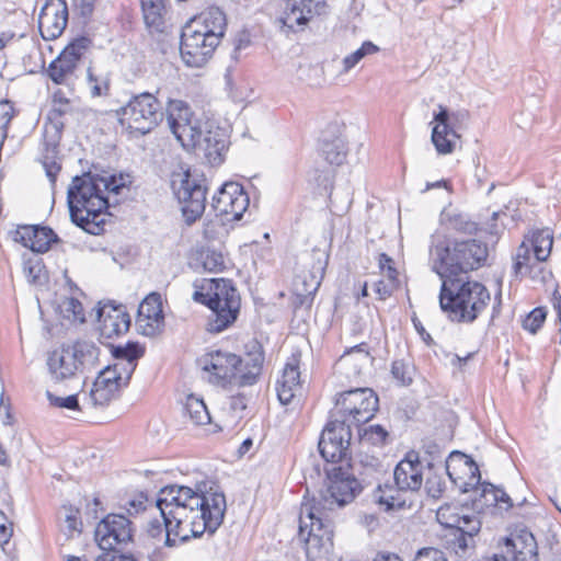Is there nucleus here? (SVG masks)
Here are the masks:
<instances>
[{
    "label": "nucleus",
    "mask_w": 561,
    "mask_h": 561,
    "mask_svg": "<svg viewBox=\"0 0 561 561\" xmlns=\"http://www.w3.org/2000/svg\"><path fill=\"white\" fill-rule=\"evenodd\" d=\"M99 330L102 337L113 339L126 333L130 327V316L125 306L108 300L100 302L96 311Z\"/></svg>",
    "instance_id": "nucleus-24"
},
{
    "label": "nucleus",
    "mask_w": 561,
    "mask_h": 561,
    "mask_svg": "<svg viewBox=\"0 0 561 561\" xmlns=\"http://www.w3.org/2000/svg\"><path fill=\"white\" fill-rule=\"evenodd\" d=\"M77 66L67 57L59 54L48 66L47 76L55 84L71 88L76 80Z\"/></svg>",
    "instance_id": "nucleus-35"
},
{
    "label": "nucleus",
    "mask_w": 561,
    "mask_h": 561,
    "mask_svg": "<svg viewBox=\"0 0 561 561\" xmlns=\"http://www.w3.org/2000/svg\"><path fill=\"white\" fill-rule=\"evenodd\" d=\"M204 32L197 28H191L184 25L181 34L180 53L183 61L188 67L201 68L213 56L215 49L220 44L218 41H211Z\"/></svg>",
    "instance_id": "nucleus-17"
},
{
    "label": "nucleus",
    "mask_w": 561,
    "mask_h": 561,
    "mask_svg": "<svg viewBox=\"0 0 561 561\" xmlns=\"http://www.w3.org/2000/svg\"><path fill=\"white\" fill-rule=\"evenodd\" d=\"M442 221L448 230L465 234H474L478 231V224L469 215L460 211H443Z\"/></svg>",
    "instance_id": "nucleus-38"
},
{
    "label": "nucleus",
    "mask_w": 561,
    "mask_h": 561,
    "mask_svg": "<svg viewBox=\"0 0 561 561\" xmlns=\"http://www.w3.org/2000/svg\"><path fill=\"white\" fill-rule=\"evenodd\" d=\"M184 411L195 425H205L210 422V415L205 402L194 394H190L186 398Z\"/></svg>",
    "instance_id": "nucleus-39"
},
{
    "label": "nucleus",
    "mask_w": 561,
    "mask_h": 561,
    "mask_svg": "<svg viewBox=\"0 0 561 561\" xmlns=\"http://www.w3.org/2000/svg\"><path fill=\"white\" fill-rule=\"evenodd\" d=\"M490 300V291L480 282L460 277L442 279L439 306L451 321L472 323Z\"/></svg>",
    "instance_id": "nucleus-5"
},
{
    "label": "nucleus",
    "mask_w": 561,
    "mask_h": 561,
    "mask_svg": "<svg viewBox=\"0 0 561 561\" xmlns=\"http://www.w3.org/2000/svg\"><path fill=\"white\" fill-rule=\"evenodd\" d=\"M413 561H448L445 553L436 548H423L417 551Z\"/></svg>",
    "instance_id": "nucleus-61"
},
{
    "label": "nucleus",
    "mask_w": 561,
    "mask_h": 561,
    "mask_svg": "<svg viewBox=\"0 0 561 561\" xmlns=\"http://www.w3.org/2000/svg\"><path fill=\"white\" fill-rule=\"evenodd\" d=\"M16 111L14 108L13 102L8 99L0 100V122H1V139H0V149L2 148L5 139L9 135V126L13 117L15 116Z\"/></svg>",
    "instance_id": "nucleus-46"
},
{
    "label": "nucleus",
    "mask_w": 561,
    "mask_h": 561,
    "mask_svg": "<svg viewBox=\"0 0 561 561\" xmlns=\"http://www.w3.org/2000/svg\"><path fill=\"white\" fill-rule=\"evenodd\" d=\"M167 119L172 134L182 146L185 141H192L193 131L203 122L194 117L190 105L182 100H169Z\"/></svg>",
    "instance_id": "nucleus-23"
},
{
    "label": "nucleus",
    "mask_w": 561,
    "mask_h": 561,
    "mask_svg": "<svg viewBox=\"0 0 561 561\" xmlns=\"http://www.w3.org/2000/svg\"><path fill=\"white\" fill-rule=\"evenodd\" d=\"M90 399L93 403V405H106L108 404L113 399L117 398L118 396L112 392V390L100 386L92 387L90 393Z\"/></svg>",
    "instance_id": "nucleus-52"
},
{
    "label": "nucleus",
    "mask_w": 561,
    "mask_h": 561,
    "mask_svg": "<svg viewBox=\"0 0 561 561\" xmlns=\"http://www.w3.org/2000/svg\"><path fill=\"white\" fill-rule=\"evenodd\" d=\"M445 488V480L442 476L432 474L425 481L426 493L433 499H439L443 495Z\"/></svg>",
    "instance_id": "nucleus-54"
},
{
    "label": "nucleus",
    "mask_w": 561,
    "mask_h": 561,
    "mask_svg": "<svg viewBox=\"0 0 561 561\" xmlns=\"http://www.w3.org/2000/svg\"><path fill=\"white\" fill-rule=\"evenodd\" d=\"M192 141H185L184 148H193L203 154L211 167L220 165L228 149V135L226 129L206 119L195 128Z\"/></svg>",
    "instance_id": "nucleus-13"
},
{
    "label": "nucleus",
    "mask_w": 561,
    "mask_h": 561,
    "mask_svg": "<svg viewBox=\"0 0 561 561\" xmlns=\"http://www.w3.org/2000/svg\"><path fill=\"white\" fill-rule=\"evenodd\" d=\"M198 363L209 374L208 380L214 385H225L232 379L239 380L241 356L231 352L215 350L203 355Z\"/></svg>",
    "instance_id": "nucleus-21"
},
{
    "label": "nucleus",
    "mask_w": 561,
    "mask_h": 561,
    "mask_svg": "<svg viewBox=\"0 0 561 561\" xmlns=\"http://www.w3.org/2000/svg\"><path fill=\"white\" fill-rule=\"evenodd\" d=\"M111 353L116 360L138 362L145 354V347L129 341L125 345H111Z\"/></svg>",
    "instance_id": "nucleus-43"
},
{
    "label": "nucleus",
    "mask_w": 561,
    "mask_h": 561,
    "mask_svg": "<svg viewBox=\"0 0 561 561\" xmlns=\"http://www.w3.org/2000/svg\"><path fill=\"white\" fill-rule=\"evenodd\" d=\"M112 366L115 368L116 374L119 375L123 386L126 387L137 367V362L116 360Z\"/></svg>",
    "instance_id": "nucleus-56"
},
{
    "label": "nucleus",
    "mask_w": 561,
    "mask_h": 561,
    "mask_svg": "<svg viewBox=\"0 0 561 561\" xmlns=\"http://www.w3.org/2000/svg\"><path fill=\"white\" fill-rule=\"evenodd\" d=\"M352 423L345 419L335 417L330 412L318 443L319 453L322 458L332 463L350 459V445L352 439Z\"/></svg>",
    "instance_id": "nucleus-14"
},
{
    "label": "nucleus",
    "mask_w": 561,
    "mask_h": 561,
    "mask_svg": "<svg viewBox=\"0 0 561 561\" xmlns=\"http://www.w3.org/2000/svg\"><path fill=\"white\" fill-rule=\"evenodd\" d=\"M305 260L310 262V270L308 271L310 279L308 280L306 275L295 277L291 297V306L295 310L311 307L328 265V254L322 250L313 249L306 254Z\"/></svg>",
    "instance_id": "nucleus-16"
},
{
    "label": "nucleus",
    "mask_w": 561,
    "mask_h": 561,
    "mask_svg": "<svg viewBox=\"0 0 561 561\" xmlns=\"http://www.w3.org/2000/svg\"><path fill=\"white\" fill-rule=\"evenodd\" d=\"M64 128L65 122H57V124H55L46 121L44 124V151L42 163L51 183L56 182L57 174L61 169V165L57 162V156Z\"/></svg>",
    "instance_id": "nucleus-26"
},
{
    "label": "nucleus",
    "mask_w": 561,
    "mask_h": 561,
    "mask_svg": "<svg viewBox=\"0 0 561 561\" xmlns=\"http://www.w3.org/2000/svg\"><path fill=\"white\" fill-rule=\"evenodd\" d=\"M420 455L415 450L407 453L405 457L396 466L393 479L396 485L405 491H419L423 484V472Z\"/></svg>",
    "instance_id": "nucleus-28"
},
{
    "label": "nucleus",
    "mask_w": 561,
    "mask_h": 561,
    "mask_svg": "<svg viewBox=\"0 0 561 561\" xmlns=\"http://www.w3.org/2000/svg\"><path fill=\"white\" fill-rule=\"evenodd\" d=\"M526 241L533 249L536 262H543L549 257L553 245V236L548 228L534 230L531 237Z\"/></svg>",
    "instance_id": "nucleus-37"
},
{
    "label": "nucleus",
    "mask_w": 561,
    "mask_h": 561,
    "mask_svg": "<svg viewBox=\"0 0 561 561\" xmlns=\"http://www.w3.org/2000/svg\"><path fill=\"white\" fill-rule=\"evenodd\" d=\"M139 317L159 323L163 320L161 296L158 293L149 294L140 304L138 310Z\"/></svg>",
    "instance_id": "nucleus-40"
},
{
    "label": "nucleus",
    "mask_w": 561,
    "mask_h": 561,
    "mask_svg": "<svg viewBox=\"0 0 561 561\" xmlns=\"http://www.w3.org/2000/svg\"><path fill=\"white\" fill-rule=\"evenodd\" d=\"M400 280L379 279L374 283V291L379 300H386L399 288Z\"/></svg>",
    "instance_id": "nucleus-51"
},
{
    "label": "nucleus",
    "mask_w": 561,
    "mask_h": 561,
    "mask_svg": "<svg viewBox=\"0 0 561 561\" xmlns=\"http://www.w3.org/2000/svg\"><path fill=\"white\" fill-rule=\"evenodd\" d=\"M65 311L71 313L76 320L84 321V310L82 304L73 297L64 301Z\"/></svg>",
    "instance_id": "nucleus-62"
},
{
    "label": "nucleus",
    "mask_w": 561,
    "mask_h": 561,
    "mask_svg": "<svg viewBox=\"0 0 561 561\" xmlns=\"http://www.w3.org/2000/svg\"><path fill=\"white\" fill-rule=\"evenodd\" d=\"M347 468L354 472L356 479L364 484V489L379 483L385 473L383 465L378 457L368 454H360L352 463L347 462Z\"/></svg>",
    "instance_id": "nucleus-33"
},
{
    "label": "nucleus",
    "mask_w": 561,
    "mask_h": 561,
    "mask_svg": "<svg viewBox=\"0 0 561 561\" xmlns=\"http://www.w3.org/2000/svg\"><path fill=\"white\" fill-rule=\"evenodd\" d=\"M299 356L293 355L286 363L280 381L284 385H293L294 387H301L300 371H299Z\"/></svg>",
    "instance_id": "nucleus-47"
},
{
    "label": "nucleus",
    "mask_w": 561,
    "mask_h": 561,
    "mask_svg": "<svg viewBox=\"0 0 561 561\" xmlns=\"http://www.w3.org/2000/svg\"><path fill=\"white\" fill-rule=\"evenodd\" d=\"M336 126H329L319 141V151L330 163L341 165L347 156V146L345 139L336 134Z\"/></svg>",
    "instance_id": "nucleus-32"
},
{
    "label": "nucleus",
    "mask_w": 561,
    "mask_h": 561,
    "mask_svg": "<svg viewBox=\"0 0 561 561\" xmlns=\"http://www.w3.org/2000/svg\"><path fill=\"white\" fill-rule=\"evenodd\" d=\"M148 497L140 493L136 497L129 500L126 504V511L129 515L138 514L147 508Z\"/></svg>",
    "instance_id": "nucleus-63"
},
{
    "label": "nucleus",
    "mask_w": 561,
    "mask_h": 561,
    "mask_svg": "<svg viewBox=\"0 0 561 561\" xmlns=\"http://www.w3.org/2000/svg\"><path fill=\"white\" fill-rule=\"evenodd\" d=\"M204 267L210 272L221 271L225 267V260L221 253L208 251L204 259Z\"/></svg>",
    "instance_id": "nucleus-60"
},
{
    "label": "nucleus",
    "mask_w": 561,
    "mask_h": 561,
    "mask_svg": "<svg viewBox=\"0 0 561 561\" xmlns=\"http://www.w3.org/2000/svg\"><path fill=\"white\" fill-rule=\"evenodd\" d=\"M154 92L144 91L131 93L126 104L115 111V115L124 128L131 134L146 135L158 127L164 118V112L158 95Z\"/></svg>",
    "instance_id": "nucleus-7"
},
{
    "label": "nucleus",
    "mask_w": 561,
    "mask_h": 561,
    "mask_svg": "<svg viewBox=\"0 0 561 561\" xmlns=\"http://www.w3.org/2000/svg\"><path fill=\"white\" fill-rule=\"evenodd\" d=\"M547 318V311L542 307L533 309L523 321V328L535 334L541 328Z\"/></svg>",
    "instance_id": "nucleus-49"
},
{
    "label": "nucleus",
    "mask_w": 561,
    "mask_h": 561,
    "mask_svg": "<svg viewBox=\"0 0 561 561\" xmlns=\"http://www.w3.org/2000/svg\"><path fill=\"white\" fill-rule=\"evenodd\" d=\"M194 286V301L207 306L211 311L206 324L208 332L220 333L237 321L241 298L231 279L204 278Z\"/></svg>",
    "instance_id": "nucleus-4"
},
{
    "label": "nucleus",
    "mask_w": 561,
    "mask_h": 561,
    "mask_svg": "<svg viewBox=\"0 0 561 561\" xmlns=\"http://www.w3.org/2000/svg\"><path fill=\"white\" fill-rule=\"evenodd\" d=\"M457 460L467 468L469 473L468 479L459 484V489L462 493L470 491L479 492L480 501L483 500L482 505L504 503L506 504L505 510L513 507L514 504L510 495L503 489L496 488L490 482H481V474L477 462L470 456L458 450L449 455V461L446 463V472L455 484H457L458 478L450 471V463Z\"/></svg>",
    "instance_id": "nucleus-11"
},
{
    "label": "nucleus",
    "mask_w": 561,
    "mask_h": 561,
    "mask_svg": "<svg viewBox=\"0 0 561 561\" xmlns=\"http://www.w3.org/2000/svg\"><path fill=\"white\" fill-rule=\"evenodd\" d=\"M71 112V105L69 101H62V103H53L51 108L47 114L46 121L57 124V122H64V116Z\"/></svg>",
    "instance_id": "nucleus-58"
},
{
    "label": "nucleus",
    "mask_w": 561,
    "mask_h": 561,
    "mask_svg": "<svg viewBox=\"0 0 561 561\" xmlns=\"http://www.w3.org/2000/svg\"><path fill=\"white\" fill-rule=\"evenodd\" d=\"M378 266L387 279L399 280V272L394 266V261L386 253H380L378 256Z\"/></svg>",
    "instance_id": "nucleus-55"
},
{
    "label": "nucleus",
    "mask_w": 561,
    "mask_h": 561,
    "mask_svg": "<svg viewBox=\"0 0 561 561\" xmlns=\"http://www.w3.org/2000/svg\"><path fill=\"white\" fill-rule=\"evenodd\" d=\"M68 24V5L66 0H47L38 16V28L45 41L58 38Z\"/></svg>",
    "instance_id": "nucleus-25"
},
{
    "label": "nucleus",
    "mask_w": 561,
    "mask_h": 561,
    "mask_svg": "<svg viewBox=\"0 0 561 561\" xmlns=\"http://www.w3.org/2000/svg\"><path fill=\"white\" fill-rule=\"evenodd\" d=\"M15 241H20L23 247L35 253H46L53 243L59 241V238L51 228L35 225L20 227Z\"/></svg>",
    "instance_id": "nucleus-30"
},
{
    "label": "nucleus",
    "mask_w": 561,
    "mask_h": 561,
    "mask_svg": "<svg viewBox=\"0 0 561 561\" xmlns=\"http://www.w3.org/2000/svg\"><path fill=\"white\" fill-rule=\"evenodd\" d=\"M131 522L123 514H108L96 526L95 539L102 550H111L117 545L133 539Z\"/></svg>",
    "instance_id": "nucleus-22"
},
{
    "label": "nucleus",
    "mask_w": 561,
    "mask_h": 561,
    "mask_svg": "<svg viewBox=\"0 0 561 561\" xmlns=\"http://www.w3.org/2000/svg\"><path fill=\"white\" fill-rule=\"evenodd\" d=\"M328 485L319 496L304 497V504H314L318 511L328 514L334 506L343 507L353 502L364 490V484L347 467L334 466L327 470Z\"/></svg>",
    "instance_id": "nucleus-9"
},
{
    "label": "nucleus",
    "mask_w": 561,
    "mask_h": 561,
    "mask_svg": "<svg viewBox=\"0 0 561 561\" xmlns=\"http://www.w3.org/2000/svg\"><path fill=\"white\" fill-rule=\"evenodd\" d=\"M530 249L531 248L526 240H524L522 244L517 248L513 265L514 273L516 276H524L530 271L533 260Z\"/></svg>",
    "instance_id": "nucleus-44"
},
{
    "label": "nucleus",
    "mask_w": 561,
    "mask_h": 561,
    "mask_svg": "<svg viewBox=\"0 0 561 561\" xmlns=\"http://www.w3.org/2000/svg\"><path fill=\"white\" fill-rule=\"evenodd\" d=\"M353 354H356L358 356V360L360 363H367L371 359L370 354L367 348V344L360 343L358 345H355L354 347L346 350L343 353V355H341V357L339 358V363L340 364L347 363Z\"/></svg>",
    "instance_id": "nucleus-57"
},
{
    "label": "nucleus",
    "mask_w": 561,
    "mask_h": 561,
    "mask_svg": "<svg viewBox=\"0 0 561 561\" xmlns=\"http://www.w3.org/2000/svg\"><path fill=\"white\" fill-rule=\"evenodd\" d=\"M379 51V47L370 41H366L354 53L347 55L343 59V72H348L354 68L364 57Z\"/></svg>",
    "instance_id": "nucleus-45"
},
{
    "label": "nucleus",
    "mask_w": 561,
    "mask_h": 561,
    "mask_svg": "<svg viewBox=\"0 0 561 561\" xmlns=\"http://www.w3.org/2000/svg\"><path fill=\"white\" fill-rule=\"evenodd\" d=\"M95 561H136L133 554L119 553L115 547L111 550H104Z\"/></svg>",
    "instance_id": "nucleus-64"
},
{
    "label": "nucleus",
    "mask_w": 561,
    "mask_h": 561,
    "mask_svg": "<svg viewBox=\"0 0 561 561\" xmlns=\"http://www.w3.org/2000/svg\"><path fill=\"white\" fill-rule=\"evenodd\" d=\"M168 0H140L142 18L150 32L162 33L165 26Z\"/></svg>",
    "instance_id": "nucleus-34"
},
{
    "label": "nucleus",
    "mask_w": 561,
    "mask_h": 561,
    "mask_svg": "<svg viewBox=\"0 0 561 561\" xmlns=\"http://www.w3.org/2000/svg\"><path fill=\"white\" fill-rule=\"evenodd\" d=\"M87 80L90 87L92 98L106 96L110 93V80L107 78L100 80L93 72L92 67L87 69Z\"/></svg>",
    "instance_id": "nucleus-48"
},
{
    "label": "nucleus",
    "mask_w": 561,
    "mask_h": 561,
    "mask_svg": "<svg viewBox=\"0 0 561 561\" xmlns=\"http://www.w3.org/2000/svg\"><path fill=\"white\" fill-rule=\"evenodd\" d=\"M357 428L360 443L371 444L374 446H381L386 443L389 433L381 425H354Z\"/></svg>",
    "instance_id": "nucleus-41"
},
{
    "label": "nucleus",
    "mask_w": 561,
    "mask_h": 561,
    "mask_svg": "<svg viewBox=\"0 0 561 561\" xmlns=\"http://www.w3.org/2000/svg\"><path fill=\"white\" fill-rule=\"evenodd\" d=\"M438 113L434 114L436 125L432 130V142L439 154H449L454 151L456 140L460 137L457 133L459 124L468 117V113L459 111L449 113L448 108L439 105Z\"/></svg>",
    "instance_id": "nucleus-19"
},
{
    "label": "nucleus",
    "mask_w": 561,
    "mask_h": 561,
    "mask_svg": "<svg viewBox=\"0 0 561 561\" xmlns=\"http://www.w3.org/2000/svg\"><path fill=\"white\" fill-rule=\"evenodd\" d=\"M391 374L402 386H408L412 382L411 369L403 360L392 362Z\"/></svg>",
    "instance_id": "nucleus-53"
},
{
    "label": "nucleus",
    "mask_w": 561,
    "mask_h": 561,
    "mask_svg": "<svg viewBox=\"0 0 561 561\" xmlns=\"http://www.w3.org/2000/svg\"><path fill=\"white\" fill-rule=\"evenodd\" d=\"M488 256V244L478 239L447 238L430 250L432 271L440 279L479 270L486 264Z\"/></svg>",
    "instance_id": "nucleus-3"
},
{
    "label": "nucleus",
    "mask_w": 561,
    "mask_h": 561,
    "mask_svg": "<svg viewBox=\"0 0 561 561\" xmlns=\"http://www.w3.org/2000/svg\"><path fill=\"white\" fill-rule=\"evenodd\" d=\"M378 409L379 399L373 389L355 388L339 393L331 413L352 425H364L375 416Z\"/></svg>",
    "instance_id": "nucleus-12"
},
{
    "label": "nucleus",
    "mask_w": 561,
    "mask_h": 561,
    "mask_svg": "<svg viewBox=\"0 0 561 561\" xmlns=\"http://www.w3.org/2000/svg\"><path fill=\"white\" fill-rule=\"evenodd\" d=\"M171 188L182 206L185 222L191 226L199 219L207 204V179L191 170L173 172Z\"/></svg>",
    "instance_id": "nucleus-10"
},
{
    "label": "nucleus",
    "mask_w": 561,
    "mask_h": 561,
    "mask_svg": "<svg viewBox=\"0 0 561 561\" xmlns=\"http://www.w3.org/2000/svg\"><path fill=\"white\" fill-rule=\"evenodd\" d=\"M154 506L164 519L167 547H175L205 533L214 535L227 510L225 493L215 482H204L196 490L167 485L160 490Z\"/></svg>",
    "instance_id": "nucleus-1"
},
{
    "label": "nucleus",
    "mask_w": 561,
    "mask_h": 561,
    "mask_svg": "<svg viewBox=\"0 0 561 561\" xmlns=\"http://www.w3.org/2000/svg\"><path fill=\"white\" fill-rule=\"evenodd\" d=\"M401 492L397 485L377 484L373 493V501L378 504L383 511L389 512L393 510H401L407 506L405 500L402 499Z\"/></svg>",
    "instance_id": "nucleus-36"
},
{
    "label": "nucleus",
    "mask_w": 561,
    "mask_h": 561,
    "mask_svg": "<svg viewBox=\"0 0 561 561\" xmlns=\"http://www.w3.org/2000/svg\"><path fill=\"white\" fill-rule=\"evenodd\" d=\"M250 205L244 187L237 182H227L213 196L211 207L217 216L227 220H240Z\"/></svg>",
    "instance_id": "nucleus-20"
},
{
    "label": "nucleus",
    "mask_w": 561,
    "mask_h": 561,
    "mask_svg": "<svg viewBox=\"0 0 561 561\" xmlns=\"http://www.w3.org/2000/svg\"><path fill=\"white\" fill-rule=\"evenodd\" d=\"M99 355L100 348L91 341L78 340L72 344H61L47 354L49 377L56 383L72 379L78 373L94 367Z\"/></svg>",
    "instance_id": "nucleus-6"
},
{
    "label": "nucleus",
    "mask_w": 561,
    "mask_h": 561,
    "mask_svg": "<svg viewBox=\"0 0 561 561\" xmlns=\"http://www.w3.org/2000/svg\"><path fill=\"white\" fill-rule=\"evenodd\" d=\"M46 398L49 402V404L54 408L59 409H68V410H80L79 399L78 394H70L66 398L58 397L54 394L51 391H46Z\"/></svg>",
    "instance_id": "nucleus-50"
},
{
    "label": "nucleus",
    "mask_w": 561,
    "mask_h": 561,
    "mask_svg": "<svg viewBox=\"0 0 561 561\" xmlns=\"http://www.w3.org/2000/svg\"><path fill=\"white\" fill-rule=\"evenodd\" d=\"M191 28H197L199 32L209 34L210 42L218 41L220 43L227 28L226 14L218 7H210L197 16L186 23Z\"/></svg>",
    "instance_id": "nucleus-31"
},
{
    "label": "nucleus",
    "mask_w": 561,
    "mask_h": 561,
    "mask_svg": "<svg viewBox=\"0 0 561 561\" xmlns=\"http://www.w3.org/2000/svg\"><path fill=\"white\" fill-rule=\"evenodd\" d=\"M264 360L263 345L256 339H252L244 345V355L241 356L240 369H238V385L242 387L255 385L262 374Z\"/></svg>",
    "instance_id": "nucleus-27"
},
{
    "label": "nucleus",
    "mask_w": 561,
    "mask_h": 561,
    "mask_svg": "<svg viewBox=\"0 0 561 561\" xmlns=\"http://www.w3.org/2000/svg\"><path fill=\"white\" fill-rule=\"evenodd\" d=\"M92 46V39L88 36H79L72 39L62 50L61 55L70 59L77 67L83 55Z\"/></svg>",
    "instance_id": "nucleus-42"
},
{
    "label": "nucleus",
    "mask_w": 561,
    "mask_h": 561,
    "mask_svg": "<svg viewBox=\"0 0 561 561\" xmlns=\"http://www.w3.org/2000/svg\"><path fill=\"white\" fill-rule=\"evenodd\" d=\"M438 518L446 527L456 529L459 535L456 536L455 545L461 551L474 546L473 537L481 529V520L476 514H466L463 508L447 505L440 507L437 513Z\"/></svg>",
    "instance_id": "nucleus-18"
},
{
    "label": "nucleus",
    "mask_w": 561,
    "mask_h": 561,
    "mask_svg": "<svg viewBox=\"0 0 561 561\" xmlns=\"http://www.w3.org/2000/svg\"><path fill=\"white\" fill-rule=\"evenodd\" d=\"M300 388L301 387H294L293 385H284L283 381L278 380L276 390L279 402L283 405L289 404Z\"/></svg>",
    "instance_id": "nucleus-59"
},
{
    "label": "nucleus",
    "mask_w": 561,
    "mask_h": 561,
    "mask_svg": "<svg viewBox=\"0 0 561 561\" xmlns=\"http://www.w3.org/2000/svg\"><path fill=\"white\" fill-rule=\"evenodd\" d=\"M502 547L510 561H538L537 541L527 529H520L505 537Z\"/></svg>",
    "instance_id": "nucleus-29"
},
{
    "label": "nucleus",
    "mask_w": 561,
    "mask_h": 561,
    "mask_svg": "<svg viewBox=\"0 0 561 561\" xmlns=\"http://www.w3.org/2000/svg\"><path fill=\"white\" fill-rule=\"evenodd\" d=\"M324 1L284 0L273 24L286 36L304 32L316 14H321Z\"/></svg>",
    "instance_id": "nucleus-15"
},
{
    "label": "nucleus",
    "mask_w": 561,
    "mask_h": 561,
    "mask_svg": "<svg viewBox=\"0 0 561 561\" xmlns=\"http://www.w3.org/2000/svg\"><path fill=\"white\" fill-rule=\"evenodd\" d=\"M314 504L301 503L299 513V537L305 541L308 561L327 556L333 546V527L328 514H323Z\"/></svg>",
    "instance_id": "nucleus-8"
},
{
    "label": "nucleus",
    "mask_w": 561,
    "mask_h": 561,
    "mask_svg": "<svg viewBox=\"0 0 561 561\" xmlns=\"http://www.w3.org/2000/svg\"><path fill=\"white\" fill-rule=\"evenodd\" d=\"M130 184V174L88 171L76 175L67 192L71 221L88 233L100 234L104 230V216L110 206L105 193L119 194L122 188Z\"/></svg>",
    "instance_id": "nucleus-2"
}]
</instances>
